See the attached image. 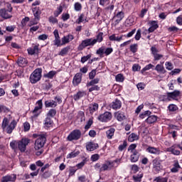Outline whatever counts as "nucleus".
<instances>
[{"label":"nucleus","mask_w":182,"mask_h":182,"mask_svg":"<svg viewBox=\"0 0 182 182\" xmlns=\"http://www.w3.org/2000/svg\"><path fill=\"white\" fill-rule=\"evenodd\" d=\"M18 122L15 119H12L11 121V117H5L3 119L1 123V129L4 133H7V134H12V132L16 128Z\"/></svg>","instance_id":"f257e3e1"},{"label":"nucleus","mask_w":182,"mask_h":182,"mask_svg":"<svg viewBox=\"0 0 182 182\" xmlns=\"http://www.w3.org/2000/svg\"><path fill=\"white\" fill-rule=\"evenodd\" d=\"M46 143V136L45 135H40L35 141L34 149L36 151V156H41L43 154V146Z\"/></svg>","instance_id":"f03ea898"},{"label":"nucleus","mask_w":182,"mask_h":182,"mask_svg":"<svg viewBox=\"0 0 182 182\" xmlns=\"http://www.w3.org/2000/svg\"><path fill=\"white\" fill-rule=\"evenodd\" d=\"M41 79H42V69L37 68L31 74L30 82L33 85H35V83H38Z\"/></svg>","instance_id":"7ed1b4c3"},{"label":"nucleus","mask_w":182,"mask_h":182,"mask_svg":"<svg viewBox=\"0 0 182 182\" xmlns=\"http://www.w3.org/2000/svg\"><path fill=\"white\" fill-rule=\"evenodd\" d=\"M82 137V132L79 129H74L67 136L68 141H77Z\"/></svg>","instance_id":"20e7f679"},{"label":"nucleus","mask_w":182,"mask_h":182,"mask_svg":"<svg viewBox=\"0 0 182 182\" xmlns=\"http://www.w3.org/2000/svg\"><path fill=\"white\" fill-rule=\"evenodd\" d=\"M162 160L160 159V156L156 157L152 161L153 171L155 173H160L163 170V165H161Z\"/></svg>","instance_id":"39448f33"},{"label":"nucleus","mask_w":182,"mask_h":182,"mask_svg":"<svg viewBox=\"0 0 182 182\" xmlns=\"http://www.w3.org/2000/svg\"><path fill=\"white\" fill-rule=\"evenodd\" d=\"M89 46H95L93 38H86L82 41L81 43L78 46L77 49L79 50H83V49H85V48Z\"/></svg>","instance_id":"423d86ee"},{"label":"nucleus","mask_w":182,"mask_h":182,"mask_svg":"<svg viewBox=\"0 0 182 182\" xmlns=\"http://www.w3.org/2000/svg\"><path fill=\"white\" fill-rule=\"evenodd\" d=\"M113 117L112 112H105L103 114H101L97 117V119L102 123H107L110 122Z\"/></svg>","instance_id":"0eeeda50"},{"label":"nucleus","mask_w":182,"mask_h":182,"mask_svg":"<svg viewBox=\"0 0 182 182\" xmlns=\"http://www.w3.org/2000/svg\"><path fill=\"white\" fill-rule=\"evenodd\" d=\"M31 140L28 138H23L20 141H18V149L23 153L26 151V146H28L30 143Z\"/></svg>","instance_id":"6e6552de"},{"label":"nucleus","mask_w":182,"mask_h":182,"mask_svg":"<svg viewBox=\"0 0 182 182\" xmlns=\"http://www.w3.org/2000/svg\"><path fill=\"white\" fill-rule=\"evenodd\" d=\"M36 106L34 107L33 110V113L34 114V117H38L41 113H42V109L43 107V103L42 102V100H39L36 103Z\"/></svg>","instance_id":"1a4fd4ad"},{"label":"nucleus","mask_w":182,"mask_h":182,"mask_svg":"<svg viewBox=\"0 0 182 182\" xmlns=\"http://www.w3.org/2000/svg\"><path fill=\"white\" fill-rule=\"evenodd\" d=\"M113 53V48H107L105 46L100 47L97 50V55H100V56H102V55H105V56H109L111 53Z\"/></svg>","instance_id":"9d476101"},{"label":"nucleus","mask_w":182,"mask_h":182,"mask_svg":"<svg viewBox=\"0 0 182 182\" xmlns=\"http://www.w3.org/2000/svg\"><path fill=\"white\" fill-rule=\"evenodd\" d=\"M149 154H154L155 156H160L163 151L160 150V148H156L154 146H148L146 149Z\"/></svg>","instance_id":"9b49d317"},{"label":"nucleus","mask_w":182,"mask_h":182,"mask_svg":"<svg viewBox=\"0 0 182 182\" xmlns=\"http://www.w3.org/2000/svg\"><path fill=\"white\" fill-rule=\"evenodd\" d=\"M169 100L171 102V100H178V97H180V95H181V92L180 90H175L173 92H168Z\"/></svg>","instance_id":"f8f14e48"},{"label":"nucleus","mask_w":182,"mask_h":182,"mask_svg":"<svg viewBox=\"0 0 182 182\" xmlns=\"http://www.w3.org/2000/svg\"><path fill=\"white\" fill-rule=\"evenodd\" d=\"M80 83H82V73H77L73 77V85L76 87V86H79Z\"/></svg>","instance_id":"ddd939ff"},{"label":"nucleus","mask_w":182,"mask_h":182,"mask_svg":"<svg viewBox=\"0 0 182 182\" xmlns=\"http://www.w3.org/2000/svg\"><path fill=\"white\" fill-rule=\"evenodd\" d=\"M168 151L174 154V156H180V144H174L168 149Z\"/></svg>","instance_id":"4468645a"},{"label":"nucleus","mask_w":182,"mask_h":182,"mask_svg":"<svg viewBox=\"0 0 182 182\" xmlns=\"http://www.w3.org/2000/svg\"><path fill=\"white\" fill-rule=\"evenodd\" d=\"M99 148V144L93 141H90L86 143V149L87 151H95L97 149Z\"/></svg>","instance_id":"2eb2a0df"},{"label":"nucleus","mask_w":182,"mask_h":182,"mask_svg":"<svg viewBox=\"0 0 182 182\" xmlns=\"http://www.w3.org/2000/svg\"><path fill=\"white\" fill-rule=\"evenodd\" d=\"M123 18H124V13L123 11H119L117 14H115L114 16L115 26L119 25Z\"/></svg>","instance_id":"dca6fc26"},{"label":"nucleus","mask_w":182,"mask_h":182,"mask_svg":"<svg viewBox=\"0 0 182 182\" xmlns=\"http://www.w3.org/2000/svg\"><path fill=\"white\" fill-rule=\"evenodd\" d=\"M16 181V175L11 174V175H7L2 177L1 182H15Z\"/></svg>","instance_id":"f3484780"},{"label":"nucleus","mask_w":182,"mask_h":182,"mask_svg":"<svg viewBox=\"0 0 182 182\" xmlns=\"http://www.w3.org/2000/svg\"><path fill=\"white\" fill-rule=\"evenodd\" d=\"M109 107H111V109H113L114 110H117L120 109V107H122V101L116 99L109 105Z\"/></svg>","instance_id":"a211bd4d"},{"label":"nucleus","mask_w":182,"mask_h":182,"mask_svg":"<svg viewBox=\"0 0 182 182\" xmlns=\"http://www.w3.org/2000/svg\"><path fill=\"white\" fill-rule=\"evenodd\" d=\"M9 12L6 9H0V17L3 18V19H11L12 18V15L8 14Z\"/></svg>","instance_id":"6ab92c4d"},{"label":"nucleus","mask_w":182,"mask_h":182,"mask_svg":"<svg viewBox=\"0 0 182 182\" xmlns=\"http://www.w3.org/2000/svg\"><path fill=\"white\" fill-rule=\"evenodd\" d=\"M73 39H75V37H73V35L72 34L65 36L61 38L62 45H66V43H69V42H71V41H73Z\"/></svg>","instance_id":"aec40b11"},{"label":"nucleus","mask_w":182,"mask_h":182,"mask_svg":"<svg viewBox=\"0 0 182 182\" xmlns=\"http://www.w3.org/2000/svg\"><path fill=\"white\" fill-rule=\"evenodd\" d=\"M33 16L35 17V19H37V21H39L41 19V14H42V11H41V9L39 7H34L32 9Z\"/></svg>","instance_id":"412c9836"},{"label":"nucleus","mask_w":182,"mask_h":182,"mask_svg":"<svg viewBox=\"0 0 182 182\" xmlns=\"http://www.w3.org/2000/svg\"><path fill=\"white\" fill-rule=\"evenodd\" d=\"M180 168H181V166L178 161H174L172 168H171V173H178V171H180Z\"/></svg>","instance_id":"4be33fe9"},{"label":"nucleus","mask_w":182,"mask_h":182,"mask_svg":"<svg viewBox=\"0 0 182 182\" xmlns=\"http://www.w3.org/2000/svg\"><path fill=\"white\" fill-rule=\"evenodd\" d=\"M124 36V35H121L120 36H117L116 34H112L109 36V39L112 42H122V41H123Z\"/></svg>","instance_id":"5701e85b"},{"label":"nucleus","mask_w":182,"mask_h":182,"mask_svg":"<svg viewBox=\"0 0 182 182\" xmlns=\"http://www.w3.org/2000/svg\"><path fill=\"white\" fill-rule=\"evenodd\" d=\"M44 105H45V107L46 108H49V107L53 108L58 106V103L56 102V101L53 100H49L45 101Z\"/></svg>","instance_id":"b1692460"},{"label":"nucleus","mask_w":182,"mask_h":182,"mask_svg":"<svg viewBox=\"0 0 182 182\" xmlns=\"http://www.w3.org/2000/svg\"><path fill=\"white\" fill-rule=\"evenodd\" d=\"M86 96V92L85 91H78L76 94L73 95V99L75 102L77 100H80L82 97H85Z\"/></svg>","instance_id":"393cba45"},{"label":"nucleus","mask_w":182,"mask_h":182,"mask_svg":"<svg viewBox=\"0 0 182 182\" xmlns=\"http://www.w3.org/2000/svg\"><path fill=\"white\" fill-rule=\"evenodd\" d=\"M139 157H140L139 151H134V152H132V154L130 156L131 163H137L139 161Z\"/></svg>","instance_id":"a878e982"},{"label":"nucleus","mask_w":182,"mask_h":182,"mask_svg":"<svg viewBox=\"0 0 182 182\" xmlns=\"http://www.w3.org/2000/svg\"><path fill=\"white\" fill-rule=\"evenodd\" d=\"M157 119H159V117L156 115H149L147 119H145V122L148 124H153V123L157 122Z\"/></svg>","instance_id":"bb28decb"},{"label":"nucleus","mask_w":182,"mask_h":182,"mask_svg":"<svg viewBox=\"0 0 182 182\" xmlns=\"http://www.w3.org/2000/svg\"><path fill=\"white\" fill-rule=\"evenodd\" d=\"M92 41L94 42V45H95L97 42L98 43L103 42V33H98V34L96 36V38H92Z\"/></svg>","instance_id":"cd10ccee"},{"label":"nucleus","mask_w":182,"mask_h":182,"mask_svg":"<svg viewBox=\"0 0 182 182\" xmlns=\"http://www.w3.org/2000/svg\"><path fill=\"white\" fill-rule=\"evenodd\" d=\"M98 109H99V104L97 103H92L89 106V112L91 114H93V113H95V112L98 110Z\"/></svg>","instance_id":"c85d7f7f"},{"label":"nucleus","mask_w":182,"mask_h":182,"mask_svg":"<svg viewBox=\"0 0 182 182\" xmlns=\"http://www.w3.org/2000/svg\"><path fill=\"white\" fill-rule=\"evenodd\" d=\"M114 132H116V129L114 128H110L106 132V136L107 139L109 140L113 139V136H114Z\"/></svg>","instance_id":"c756f323"},{"label":"nucleus","mask_w":182,"mask_h":182,"mask_svg":"<svg viewBox=\"0 0 182 182\" xmlns=\"http://www.w3.org/2000/svg\"><path fill=\"white\" fill-rule=\"evenodd\" d=\"M17 64L18 66L23 68V66H26V65H28V60H26V58L20 57L17 60Z\"/></svg>","instance_id":"7c9ffc66"},{"label":"nucleus","mask_w":182,"mask_h":182,"mask_svg":"<svg viewBox=\"0 0 182 182\" xmlns=\"http://www.w3.org/2000/svg\"><path fill=\"white\" fill-rule=\"evenodd\" d=\"M150 28L148 29V31L149 33L154 32L157 28H159V24L157 23V21H151L150 23Z\"/></svg>","instance_id":"2f4dec72"},{"label":"nucleus","mask_w":182,"mask_h":182,"mask_svg":"<svg viewBox=\"0 0 182 182\" xmlns=\"http://www.w3.org/2000/svg\"><path fill=\"white\" fill-rule=\"evenodd\" d=\"M137 140H139V135L135 133H132L128 137V141H130L131 143Z\"/></svg>","instance_id":"473e14b6"},{"label":"nucleus","mask_w":182,"mask_h":182,"mask_svg":"<svg viewBox=\"0 0 182 182\" xmlns=\"http://www.w3.org/2000/svg\"><path fill=\"white\" fill-rule=\"evenodd\" d=\"M117 119L118 120V122H123V120H124V119H126V115H124V112H117L115 114Z\"/></svg>","instance_id":"72a5a7b5"},{"label":"nucleus","mask_w":182,"mask_h":182,"mask_svg":"<svg viewBox=\"0 0 182 182\" xmlns=\"http://www.w3.org/2000/svg\"><path fill=\"white\" fill-rule=\"evenodd\" d=\"M155 70H156V72H158L159 73H166V70L164 69V66L160 64L156 65L155 68Z\"/></svg>","instance_id":"f704fd0d"},{"label":"nucleus","mask_w":182,"mask_h":182,"mask_svg":"<svg viewBox=\"0 0 182 182\" xmlns=\"http://www.w3.org/2000/svg\"><path fill=\"white\" fill-rule=\"evenodd\" d=\"M151 114V112L146 110L142 113H141L139 116V117L141 119H146V117H149Z\"/></svg>","instance_id":"c9c22d12"},{"label":"nucleus","mask_w":182,"mask_h":182,"mask_svg":"<svg viewBox=\"0 0 182 182\" xmlns=\"http://www.w3.org/2000/svg\"><path fill=\"white\" fill-rule=\"evenodd\" d=\"M53 122L50 119V117H47L44 120V124L46 127H50Z\"/></svg>","instance_id":"e433bc0d"},{"label":"nucleus","mask_w":182,"mask_h":182,"mask_svg":"<svg viewBox=\"0 0 182 182\" xmlns=\"http://www.w3.org/2000/svg\"><path fill=\"white\" fill-rule=\"evenodd\" d=\"M127 26H132L134 25V18L133 17H128L125 21Z\"/></svg>","instance_id":"4c0bfd02"},{"label":"nucleus","mask_w":182,"mask_h":182,"mask_svg":"<svg viewBox=\"0 0 182 182\" xmlns=\"http://www.w3.org/2000/svg\"><path fill=\"white\" fill-rule=\"evenodd\" d=\"M56 75V71H50L48 73L44 75V77H48V79H53V77Z\"/></svg>","instance_id":"58836bf2"},{"label":"nucleus","mask_w":182,"mask_h":182,"mask_svg":"<svg viewBox=\"0 0 182 182\" xmlns=\"http://www.w3.org/2000/svg\"><path fill=\"white\" fill-rule=\"evenodd\" d=\"M56 116V109H50L47 113V117H55Z\"/></svg>","instance_id":"ea45409f"},{"label":"nucleus","mask_w":182,"mask_h":182,"mask_svg":"<svg viewBox=\"0 0 182 182\" xmlns=\"http://www.w3.org/2000/svg\"><path fill=\"white\" fill-rule=\"evenodd\" d=\"M79 151H73L68 154L67 159H75V157H77V156H79Z\"/></svg>","instance_id":"a19ab883"},{"label":"nucleus","mask_w":182,"mask_h":182,"mask_svg":"<svg viewBox=\"0 0 182 182\" xmlns=\"http://www.w3.org/2000/svg\"><path fill=\"white\" fill-rule=\"evenodd\" d=\"M62 12H63V8L62 7V6H60V7H58L57 9V10L54 12V16L55 18H58V16H59Z\"/></svg>","instance_id":"79ce46f5"},{"label":"nucleus","mask_w":182,"mask_h":182,"mask_svg":"<svg viewBox=\"0 0 182 182\" xmlns=\"http://www.w3.org/2000/svg\"><path fill=\"white\" fill-rule=\"evenodd\" d=\"M154 181H156V182H167V181H168V178H167V177L163 178L161 176H158L154 180Z\"/></svg>","instance_id":"37998d69"},{"label":"nucleus","mask_w":182,"mask_h":182,"mask_svg":"<svg viewBox=\"0 0 182 182\" xmlns=\"http://www.w3.org/2000/svg\"><path fill=\"white\" fill-rule=\"evenodd\" d=\"M168 109L169 112H176V110H178V107L176 105L171 104L168 105Z\"/></svg>","instance_id":"c03bdc74"},{"label":"nucleus","mask_w":182,"mask_h":182,"mask_svg":"<svg viewBox=\"0 0 182 182\" xmlns=\"http://www.w3.org/2000/svg\"><path fill=\"white\" fill-rule=\"evenodd\" d=\"M159 99L162 102H171L170 98L168 97V92H166V95H161Z\"/></svg>","instance_id":"a18cd8bd"},{"label":"nucleus","mask_w":182,"mask_h":182,"mask_svg":"<svg viewBox=\"0 0 182 182\" xmlns=\"http://www.w3.org/2000/svg\"><path fill=\"white\" fill-rule=\"evenodd\" d=\"M77 171V168H76L75 166L70 167L69 168V177H72L75 176V173Z\"/></svg>","instance_id":"49530a36"},{"label":"nucleus","mask_w":182,"mask_h":182,"mask_svg":"<svg viewBox=\"0 0 182 182\" xmlns=\"http://www.w3.org/2000/svg\"><path fill=\"white\" fill-rule=\"evenodd\" d=\"M141 178H143V173H139L136 176H133V180L135 182H140L141 181Z\"/></svg>","instance_id":"de8ad7c7"},{"label":"nucleus","mask_w":182,"mask_h":182,"mask_svg":"<svg viewBox=\"0 0 182 182\" xmlns=\"http://www.w3.org/2000/svg\"><path fill=\"white\" fill-rule=\"evenodd\" d=\"M69 49H70V48L69 47H65L63 48L58 55H60V56H65V55H66L68 52H69Z\"/></svg>","instance_id":"09e8293b"},{"label":"nucleus","mask_w":182,"mask_h":182,"mask_svg":"<svg viewBox=\"0 0 182 182\" xmlns=\"http://www.w3.org/2000/svg\"><path fill=\"white\" fill-rule=\"evenodd\" d=\"M153 68H154V65L152 64H148L141 70V73H144V72L150 70V69H153Z\"/></svg>","instance_id":"8fccbe9b"},{"label":"nucleus","mask_w":182,"mask_h":182,"mask_svg":"<svg viewBox=\"0 0 182 182\" xmlns=\"http://www.w3.org/2000/svg\"><path fill=\"white\" fill-rule=\"evenodd\" d=\"M74 9L77 12H79L80 11H82V4H80L79 2L75 3V4H74Z\"/></svg>","instance_id":"3c124183"},{"label":"nucleus","mask_w":182,"mask_h":182,"mask_svg":"<svg viewBox=\"0 0 182 182\" xmlns=\"http://www.w3.org/2000/svg\"><path fill=\"white\" fill-rule=\"evenodd\" d=\"M115 79L117 82H124V76L122 75V74H118L115 76Z\"/></svg>","instance_id":"603ef678"},{"label":"nucleus","mask_w":182,"mask_h":182,"mask_svg":"<svg viewBox=\"0 0 182 182\" xmlns=\"http://www.w3.org/2000/svg\"><path fill=\"white\" fill-rule=\"evenodd\" d=\"M53 46H63V44H62L60 41V38H55L53 41Z\"/></svg>","instance_id":"864d4df0"},{"label":"nucleus","mask_w":182,"mask_h":182,"mask_svg":"<svg viewBox=\"0 0 182 182\" xmlns=\"http://www.w3.org/2000/svg\"><path fill=\"white\" fill-rule=\"evenodd\" d=\"M126 147H127V141H124L123 144L119 146L118 150L119 151H123Z\"/></svg>","instance_id":"5fc2aeb1"},{"label":"nucleus","mask_w":182,"mask_h":182,"mask_svg":"<svg viewBox=\"0 0 182 182\" xmlns=\"http://www.w3.org/2000/svg\"><path fill=\"white\" fill-rule=\"evenodd\" d=\"M99 78H95L91 80L90 82H88L87 86H93L95 85H97V83H99Z\"/></svg>","instance_id":"6e6d98bb"},{"label":"nucleus","mask_w":182,"mask_h":182,"mask_svg":"<svg viewBox=\"0 0 182 182\" xmlns=\"http://www.w3.org/2000/svg\"><path fill=\"white\" fill-rule=\"evenodd\" d=\"M137 48H138L137 44H132L130 46V51L132 53H136V52H137V49H138Z\"/></svg>","instance_id":"4d7b16f0"},{"label":"nucleus","mask_w":182,"mask_h":182,"mask_svg":"<svg viewBox=\"0 0 182 182\" xmlns=\"http://www.w3.org/2000/svg\"><path fill=\"white\" fill-rule=\"evenodd\" d=\"M139 168H140L136 164H133L131 166V170L134 173H137V171H139Z\"/></svg>","instance_id":"13d9d810"},{"label":"nucleus","mask_w":182,"mask_h":182,"mask_svg":"<svg viewBox=\"0 0 182 182\" xmlns=\"http://www.w3.org/2000/svg\"><path fill=\"white\" fill-rule=\"evenodd\" d=\"M90 58H92V55L88 54L86 56H83L81 58V63H85V62H87V60H89V59H90Z\"/></svg>","instance_id":"bf43d9fd"},{"label":"nucleus","mask_w":182,"mask_h":182,"mask_svg":"<svg viewBox=\"0 0 182 182\" xmlns=\"http://www.w3.org/2000/svg\"><path fill=\"white\" fill-rule=\"evenodd\" d=\"M51 164H46L43 165L41 168V173H45L46 170H48L50 167Z\"/></svg>","instance_id":"052dcab7"},{"label":"nucleus","mask_w":182,"mask_h":182,"mask_svg":"<svg viewBox=\"0 0 182 182\" xmlns=\"http://www.w3.org/2000/svg\"><path fill=\"white\" fill-rule=\"evenodd\" d=\"M52 176V173L49 171H46L43 172L42 177L43 178H49Z\"/></svg>","instance_id":"680f3d73"},{"label":"nucleus","mask_w":182,"mask_h":182,"mask_svg":"<svg viewBox=\"0 0 182 182\" xmlns=\"http://www.w3.org/2000/svg\"><path fill=\"white\" fill-rule=\"evenodd\" d=\"M92 87L89 88L88 91L89 92H95V90H100V87L98 85H91Z\"/></svg>","instance_id":"e2e57ef3"},{"label":"nucleus","mask_w":182,"mask_h":182,"mask_svg":"<svg viewBox=\"0 0 182 182\" xmlns=\"http://www.w3.org/2000/svg\"><path fill=\"white\" fill-rule=\"evenodd\" d=\"M10 146L13 150L18 149V141H13L10 143Z\"/></svg>","instance_id":"0e129e2a"},{"label":"nucleus","mask_w":182,"mask_h":182,"mask_svg":"<svg viewBox=\"0 0 182 182\" xmlns=\"http://www.w3.org/2000/svg\"><path fill=\"white\" fill-rule=\"evenodd\" d=\"M165 66H166V69H167V70H172V69H173V63H171L170 62H166Z\"/></svg>","instance_id":"69168bd1"},{"label":"nucleus","mask_w":182,"mask_h":182,"mask_svg":"<svg viewBox=\"0 0 182 182\" xmlns=\"http://www.w3.org/2000/svg\"><path fill=\"white\" fill-rule=\"evenodd\" d=\"M78 181L80 182H87L89 181L85 175L78 177Z\"/></svg>","instance_id":"338daca9"},{"label":"nucleus","mask_w":182,"mask_h":182,"mask_svg":"<svg viewBox=\"0 0 182 182\" xmlns=\"http://www.w3.org/2000/svg\"><path fill=\"white\" fill-rule=\"evenodd\" d=\"M176 23L178 25L182 26V16H179L176 18Z\"/></svg>","instance_id":"774afa93"}]
</instances>
